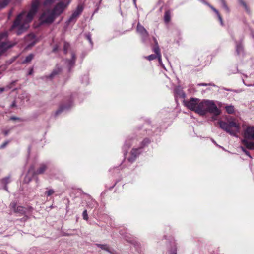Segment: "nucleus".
Instances as JSON below:
<instances>
[{"label":"nucleus","instance_id":"obj_9","mask_svg":"<svg viewBox=\"0 0 254 254\" xmlns=\"http://www.w3.org/2000/svg\"><path fill=\"white\" fill-rule=\"evenodd\" d=\"M72 97L70 98V99L68 101V103L66 105L62 104L59 108L56 111L55 115V116H58L63 112L68 111L71 108L73 105V102L72 100Z\"/></svg>","mask_w":254,"mask_h":254},{"label":"nucleus","instance_id":"obj_64","mask_svg":"<svg viewBox=\"0 0 254 254\" xmlns=\"http://www.w3.org/2000/svg\"><path fill=\"white\" fill-rule=\"evenodd\" d=\"M33 166H31V167H30V169L29 170L28 172L29 173V172H30V170H33Z\"/></svg>","mask_w":254,"mask_h":254},{"label":"nucleus","instance_id":"obj_31","mask_svg":"<svg viewBox=\"0 0 254 254\" xmlns=\"http://www.w3.org/2000/svg\"><path fill=\"white\" fill-rule=\"evenodd\" d=\"M70 48V44L66 41L64 42V52L65 54L67 53L68 50Z\"/></svg>","mask_w":254,"mask_h":254},{"label":"nucleus","instance_id":"obj_27","mask_svg":"<svg viewBox=\"0 0 254 254\" xmlns=\"http://www.w3.org/2000/svg\"><path fill=\"white\" fill-rule=\"evenodd\" d=\"M83 9H84L83 6L82 5L79 4L77 6L76 9L73 12H74L75 13H76L79 16L83 12Z\"/></svg>","mask_w":254,"mask_h":254},{"label":"nucleus","instance_id":"obj_10","mask_svg":"<svg viewBox=\"0 0 254 254\" xmlns=\"http://www.w3.org/2000/svg\"><path fill=\"white\" fill-rule=\"evenodd\" d=\"M76 59V56L74 52L71 53V58L70 59H66L64 60L65 64L68 68V71L70 72L72 68L75 65V63Z\"/></svg>","mask_w":254,"mask_h":254},{"label":"nucleus","instance_id":"obj_45","mask_svg":"<svg viewBox=\"0 0 254 254\" xmlns=\"http://www.w3.org/2000/svg\"><path fill=\"white\" fill-rule=\"evenodd\" d=\"M198 86H208V85H211V86H215V85L214 84H212V83H209V84H206V83H199L198 84Z\"/></svg>","mask_w":254,"mask_h":254},{"label":"nucleus","instance_id":"obj_35","mask_svg":"<svg viewBox=\"0 0 254 254\" xmlns=\"http://www.w3.org/2000/svg\"><path fill=\"white\" fill-rule=\"evenodd\" d=\"M46 189L48 190L45 192V195L47 197L51 196V195L54 194V193L55 192L53 189H49L48 188H46Z\"/></svg>","mask_w":254,"mask_h":254},{"label":"nucleus","instance_id":"obj_29","mask_svg":"<svg viewBox=\"0 0 254 254\" xmlns=\"http://www.w3.org/2000/svg\"><path fill=\"white\" fill-rule=\"evenodd\" d=\"M97 205H98V204L96 202V201L95 200L92 199H91L90 200V201H88L87 202V206L91 208L96 207L97 206Z\"/></svg>","mask_w":254,"mask_h":254},{"label":"nucleus","instance_id":"obj_13","mask_svg":"<svg viewBox=\"0 0 254 254\" xmlns=\"http://www.w3.org/2000/svg\"><path fill=\"white\" fill-rule=\"evenodd\" d=\"M25 40L26 44H27V46L28 47H31L35 44L36 42V38L34 34L31 33L28 34L25 38Z\"/></svg>","mask_w":254,"mask_h":254},{"label":"nucleus","instance_id":"obj_42","mask_svg":"<svg viewBox=\"0 0 254 254\" xmlns=\"http://www.w3.org/2000/svg\"><path fill=\"white\" fill-rule=\"evenodd\" d=\"M59 47H60V46H59V45H58V44L55 45L54 46V47H53V49L52 52H54V53L57 52L59 50Z\"/></svg>","mask_w":254,"mask_h":254},{"label":"nucleus","instance_id":"obj_49","mask_svg":"<svg viewBox=\"0 0 254 254\" xmlns=\"http://www.w3.org/2000/svg\"><path fill=\"white\" fill-rule=\"evenodd\" d=\"M244 153H245V154H246V155H247L248 156H249L250 158H252V156H251V155H250V152H249L248 151H247V150L244 151Z\"/></svg>","mask_w":254,"mask_h":254},{"label":"nucleus","instance_id":"obj_61","mask_svg":"<svg viewBox=\"0 0 254 254\" xmlns=\"http://www.w3.org/2000/svg\"><path fill=\"white\" fill-rule=\"evenodd\" d=\"M4 88H0V92H2L4 91Z\"/></svg>","mask_w":254,"mask_h":254},{"label":"nucleus","instance_id":"obj_24","mask_svg":"<svg viewBox=\"0 0 254 254\" xmlns=\"http://www.w3.org/2000/svg\"><path fill=\"white\" fill-rule=\"evenodd\" d=\"M171 19V13L170 11L167 10L166 11L164 15V22L166 23H168L170 21Z\"/></svg>","mask_w":254,"mask_h":254},{"label":"nucleus","instance_id":"obj_52","mask_svg":"<svg viewBox=\"0 0 254 254\" xmlns=\"http://www.w3.org/2000/svg\"><path fill=\"white\" fill-rule=\"evenodd\" d=\"M217 15L218 17H219V15H220L219 11L215 8L214 9V10H213Z\"/></svg>","mask_w":254,"mask_h":254},{"label":"nucleus","instance_id":"obj_38","mask_svg":"<svg viewBox=\"0 0 254 254\" xmlns=\"http://www.w3.org/2000/svg\"><path fill=\"white\" fill-rule=\"evenodd\" d=\"M21 99L24 100V99H26V101H28L29 100V95L26 93H23L20 97Z\"/></svg>","mask_w":254,"mask_h":254},{"label":"nucleus","instance_id":"obj_28","mask_svg":"<svg viewBox=\"0 0 254 254\" xmlns=\"http://www.w3.org/2000/svg\"><path fill=\"white\" fill-rule=\"evenodd\" d=\"M11 0H0V9L5 8Z\"/></svg>","mask_w":254,"mask_h":254},{"label":"nucleus","instance_id":"obj_43","mask_svg":"<svg viewBox=\"0 0 254 254\" xmlns=\"http://www.w3.org/2000/svg\"><path fill=\"white\" fill-rule=\"evenodd\" d=\"M7 36L6 32H0V40L3 39L4 37Z\"/></svg>","mask_w":254,"mask_h":254},{"label":"nucleus","instance_id":"obj_56","mask_svg":"<svg viewBox=\"0 0 254 254\" xmlns=\"http://www.w3.org/2000/svg\"><path fill=\"white\" fill-rule=\"evenodd\" d=\"M240 148L242 149V150L243 151V152H244V151L245 150H246V149H245V148L244 147V146H241L240 147Z\"/></svg>","mask_w":254,"mask_h":254},{"label":"nucleus","instance_id":"obj_33","mask_svg":"<svg viewBox=\"0 0 254 254\" xmlns=\"http://www.w3.org/2000/svg\"><path fill=\"white\" fill-rule=\"evenodd\" d=\"M240 3L245 8L247 12H250L249 8L245 1L243 0H240Z\"/></svg>","mask_w":254,"mask_h":254},{"label":"nucleus","instance_id":"obj_5","mask_svg":"<svg viewBox=\"0 0 254 254\" xmlns=\"http://www.w3.org/2000/svg\"><path fill=\"white\" fill-rule=\"evenodd\" d=\"M56 17L51 10H48L42 13L39 18L40 22L41 24H50L53 23Z\"/></svg>","mask_w":254,"mask_h":254},{"label":"nucleus","instance_id":"obj_8","mask_svg":"<svg viewBox=\"0 0 254 254\" xmlns=\"http://www.w3.org/2000/svg\"><path fill=\"white\" fill-rule=\"evenodd\" d=\"M153 39L154 42V45L152 48V50L155 54L157 55V58L158 59L159 64L165 69L164 65L161 60V55L158 42L155 37H153Z\"/></svg>","mask_w":254,"mask_h":254},{"label":"nucleus","instance_id":"obj_36","mask_svg":"<svg viewBox=\"0 0 254 254\" xmlns=\"http://www.w3.org/2000/svg\"><path fill=\"white\" fill-rule=\"evenodd\" d=\"M157 54H151L150 55H149L148 56H147L145 57L146 59H147L149 61H151L154 59H155L157 58Z\"/></svg>","mask_w":254,"mask_h":254},{"label":"nucleus","instance_id":"obj_7","mask_svg":"<svg viewBox=\"0 0 254 254\" xmlns=\"http://www.w3.org/2000/svg\"><path fill=\"white\" fill-rule=\"evenodd\" d=\"M137 32L139 34L141 37L142 41L143 43H146L148 38L149 33L146 29L139 23H138L136 27Z\"/></svg>","mask_w":254,"mask_h":254},{"label":"nucleus","instance_id":"obj_21","mask_svg":"<svg viewBox=\"0 0 254 254\" xmlns=\"http://www.w3.org/2000/svg\"><path fill=\"white\" fill-rule=\"evenodd\" d=\"M236 51L238 55L243 54L244 48L241 42H236Z\"/></svg>","mask_w":254,"mask_h":254},{"label":"nucleus","instance_id":"obj_4","mask_svg":"<svg viewBox=\"0 0 254 254\" xmlns=\"http://www.w3.org/2000/svg\"><path fill=\"white\" fill-rule=\"evenodd\" d=\"M184 103L185 106L188 109L200 115L199 110L201 109L202 101H200V100L198 98H191L189 100L184 101Z\"/></svg>","mask_w":254,"mask_h":254},{"label":"nucleus","instance_id":"obj_41","mask_svg":"<svg viewBox=\"0 0 254 254\" xmlns=\"http://www.w3.org/2000/svg\"><path fill=\"white\" fill-rule=\"evenodd\" d=\"M86 37L87 39V40L89 41V42H90V43L92 45L93 44V42H92V39H91V35L88 33L86 35Z\"/></svg>","mask_w":254,"mask_h":254},{"label":"nucleus","instance_id":"obj_23","mask_svg":"<svg viewBox=\"0 0 254 254\" xmlns=\"http://www.w3.org/2000/svg\"><path fill=\"white\" fill-rule=\"evenodd\" d=\"M78 17L79 16L74 12H73L71 15L70 16V17L68 18L67 20V23L68 24L73 22L75 23Z\"/></svg>","mask_w":254,"mask_h":254},{"label":"nucleus","instance_id":"obj_60","mask_svg":"<svg viewBox=\"0 0 254 254\" xmlns=\"http://www.w3.org/2000/svg\"><path fill=\"white\" fill-rule=\"evenodd\" d=\"M212 141L213 142V143H214L215 144H216L217 146H219V147H221V146H219L218 144H216V142H215L214 140L212 139Z\"/></svg>","mask_w":254,"mask_h":254},{"label":"nucleus","instance_id":"obj_3","mask_svg":"<svg viewBox=\"0 0 254 254\" xmlns=\"http://www.w3.org/2000/svg\"><path fill=\"white\" fill-rule=\"evenodd\" d=\"M201 106V109L199 110L200 115L204 116L209 113L213 116H218L221 113V110L212 100H203Z\"/></svg>","mask_w":254,"mask_h":254},{"label":"nucleus","instance_id":"obj_11","mask_svg":"<svg viewBox=\"0 0 254 254\" xmlns=\"http://www.w3.org/2000/svg\"><path fill=\"white\" fill-rule=\"evenodd\" d=\"M142 152L141 148H132L130 152V155L128 158V161L131 163L133 162Z\"/></svg>","mask_w":254,"mask_h":254},{"label":"nucleus","instance_id":"obj_53","mask_svg":"<svg viewBox=\"0 0 254 254\" xmlns=\"http://www.w3.org/2000/svg\"><path fill=\"white\" fill-rule=\"evenodd\" d=\"M217 15L218 17H219V15H220L219 11L215 8L214 9V10H213Z\"/></svg>","mask_w":254,"mask_h":254},{"label":"nucleus","instance_id":"obj_63","mask_svg":"<svg viewBox=\"0 0 254 254\" xmlns=\"http://www.w3.org/2000/svg\"><path fill=\"white\" fill-rule=\"evenodd\" d=\"M8 131H5L4 132L5 135H7L8 134Z\"/></svg>","mask_w":254,"mask_h":254},{"label":"nucleus","instance_id":"obj_58","mask_svg":"<svg viewBox=\"0 0 254 254\" xmlns=\"http://www.w3.org/2000/svg\"><path fill=\"white\" fill-rule=\"evenodd\" d=\"M4 189L6 191H8V187H7V185H4Z\"/></svg>","mask_w":254,"mask_h":254},{"label":"nucleus","instance_id":"obj_57","mask_svg":"<svg viewBox=\"0 0 254 254\" xmlns=\"http://www.w3.org/2000/svg\"><path fill=\"white\" fill-rule=\"evenodd\" d=\"M240 148L242 149V150L243 151V152H244V151L245 150H246V149H245V148L244 147V146H241L240 147Z\"/></svg>","mask_w":254,"mask_h":254},{"label":"nucleus","instance_id":"obj_6","mask_svg":"<svg viewBox=\"0 0 254 254\" xmlns=\"http://www.w3.org/2000/svg\"><path fill=\"white\" fill-rule=\"evenodd\" d=\"M70 3V1H68L67 2L60 1L55 5L51 11L56 18L60 16L65 10Z\"/></svg>","mask_w":254,"mask_h":254},{"label":"nucleus","instance_id":"obj_37","mask_svg":"<svg viewBox=\"0 0 254 254\" xmlns=\"http://www.w3.org/2000/svg\"><path fill=\"white\" fill-rule=\"evenodd\" d=\"M81 82H82V83H84V84H88V82H89V79H88V76H87V75H84V76L82 78Z\"/></svg>","mask_w":254,"mask_h":254},{"label":"nucleus","instance_id":"obj_1","mask_svg":"<svg viewBox=\"0 0 254 254\" xmlns=\"http://www.w3.org/2000/svg\"><path fill=\"white\" fill-rule=\"evenodd\" d=\"M39 4V0H33L29 12L22 11L19 13L13 21L10 30H14L17 35L26 31L29 27V23L37 12Z\"/></svg>","mask_w":254,"mask_h":254},{"label":"nucleus","instance_id":"obj_51","mask_svg":"<svg viewBox=\"0 0 254 254\" xmlns=\"http://www.w3.org/2000/svg\"><path fill=\"white\" fill-rule=\"evenodd\" d=\"M217 15L218 17H219V15H220L219 11L215 8L214 9V10H213Z\"/></svg>","mask_w":254,"mask_h":254},{"label":"nucleus","instance_id":"obj_26","mask_svg":"<svg viewBox=\"0 0 254 254\" xmlns=\"http://www.w3.org/2000/svg\"><path fill=\"white\" fill-rule=\"evenodd\" d=\"M34 58V55L33 54H30L26 57L25 60L22 62V64H25L30 62Z\"/></svg>","mask_w":254,"mask_h":254},{"label":"nucleus","instance_id":"obj_12","mask_svg":"<svg viewBox=\"0 0 254 254\" xmlns=\"http://www.w3.org/2000/svg\"><path fill=\"white\" fill-rule=\"evenodd\" d=\"M10 208L12 209L15 213L23 215L25 213V209L21 206H17V203L15 201H12L10 204Z\"/></svg>","mask_w":254,"mask_h":254},{"label":"nucleus","instance_id":"obj_39","mask_svg":"<svg viewBox=\"0 0 254 254\" xmlns=\"http://www.w3.org/2000/svg\"><path fill=\"white\" fill-rule=\"evenodd\" d=\"M125 238H126V239L127 241L131 243H132L135 246H138L139 245L138 244V243L136 242H135L134 240H131L130 238H128L127 237V236H125Z\"/></svg>","mask_w":254,"mask_h":254},{"label":"nucleus","instance_id":"obj_34","mask_svg":"<svg viewBox=\"0 0 254 254\" xmlns=\"http://www.w3.org/2000/svg\"><path fill=\"white\" fill-rule=\"evenodd\" d=\"M10 182V177L7 176L4 178H3L1 180V183L4 185H7Z\"/></svg>","mask_w":254,"mask_h":254},{"label":"nucleus","instance_id":"obj_40","mask_svg":"<svg viewBox=\"0 0 254 254\" xmlns=\"http://www.w3.org/2000/svg\"><path fill=\"white\" fill-rule=\"evenodd\" d=\"M82 216H83V218L84 220H88V216L87 211L86 210H85L83 211V213H82Z\"/></svg>","mask_w":254,"mask_h":254},{"label":"nucleus","instance_id":"obj_55","mask_svg":"<svg viewBox=\"0 0 254 254\" xmlns=\"http://www.w3.org/2000/svg\"><path fill=\"white\" fill-rule=\"evenodd\" d=\"M15 106H16V102H15V101H13V102H12V103L11 104V107H15Z\"/></svg>","mask_w":254,"mask_h":254},{"label":"nucleus","instance_id":"obj_14","mask_svg":"<svg viewBox=\"0 0 254 254\" xmlns=\"http://www.w3.org/2000/svg\"><path fill=\"white\" fill-rule=\"evenodd\" d=\"M244 137L246 139L254 140V126L247 127L244 132Z\"/></svg>","mask_w":254,"mask_h":254},{"label":"nucleus","instance_id":"obj_22","mask_svg":"<svg viewBox=\"0 0 254 254\" xmlns=\"http://www.w3.org/2000/svg\"><path fill=\"white\" fill-rule=\"evenodd\" d=\"M62 69L61 68L57 67L49 76H47V78L52 79L60 73Z\"/></svg>","mask_w":254,"mask_h":254},{"label":"nucleus","instance_id":"obj_46","mask_svg":"<svg viewBox=\"0 0 254 254\" xmlns=\"http://www.w3.org/2000/svg\"><path fill=\"white\" fill-rule=\"evenodd\" d=\"M8 143V142H7V141L4 142L2 144H1L0 146V149H1L4 148L6 147V146L7 145Z\"/></svg>","mask_w":254,"mask_h":254},{"label":"nucleus","instance_id":"obj_15","mask_svg":"<svg viewBox=\"0 0 254 254\" xmlns=\"http://www.w3.org/2000/svg\"><path fill=\"white\" fill-rule=\"evenodd\" d=\"M132 139L130 138H127V140H126L123 147V150L124 152V156H126L127 153V151L128 149L130 147V146L132 145Z\"/></svg>","mask_w":254,"mask_h":254},{"label":"nucleus","instance_id":"obj_17","mask_svg":"<svg viewBox=\"0 0 254 254\" xmlns=\"http://www.w3.org/2000/svg\"><path fill=\"white\" fill-rule=\"evenodd\" d=\"M48 168V166L45 164H41L36 171H34L33 175L42 174Z\"/></svg>","mask_w":254,"mask_h":254},{"label":"nucleus","instance_id":"obj_47","mask_svg":"<svg viewBox=\"0 0 254 254\" xmlns=\"http://www.w3.org/2000/svg\"><path fill=\"white\" fill-rule=\"evenodd\" d=\"M10 119L12 120H18L19 121H22V120L20 118L14 116L11 117L10 118Z\"/></svg>","mask_w":254,"mask_h":254},{"label":"nucleus","instance_id":"obj_59","mask_svg":"<svg viewBox=\"0 0 254 254\" xmlns=\"http://www.w3.org/2000/svg\"><path fill=\"white\" fill-rule=\"evenodd\" d=\"M48 3H51L54 0H45Z\"/></svg>","mask_w":254,"mask_h":254},{"label":"nucleus","instance_id":"obj_48","mask_svg":"<svg viewBox=\"0 0 254 254\" xmlns=\"http://www.w3.org/2000/svg\"><path fill=\"white\" fill-rule=\"evenodd\" d=\"M218 18V19L220 22V24L222 26H223L224 24H223V19H222V18L221 17V15H219V17Z\"/></svg>","mask_w":254,"mask_h":254},{"label":"nucleus","instance_id":"obj_54","mask_svg":"<svg viewBox=\"0 0 254 254\" xmlns=\"http://www.w3.org/2000/svg\"><path fill=\"white\" fill-rule=\"evenodd\" d=\"M33 69H32V68H31V69L29 70V72H28V75H31V74H32V73H33Z\"/></svg>","mask_w":254,"mask_h":254},{"label":"nucleus","instance_id":"obj_30","mask_svg":"<svg viewBox=\"0 0 254 254\" xmlns=\"http://www.w3.org/2000/svg\"><path fill=\"white\" fill-rule=\"evenodd\" d=\"M150 143V141L148 138H145L141 143L140 146L139 148H141V150L143 148L147 146Z\"/></svg>","mask_w":254,"mask_h":254},{"label":"nucleus","instance_id":"obj_19","mask_svg":"<svg viewBox=\"0 0 254 254\" xmlns=\"http://www.w3.org/2000/svg\"><path fill=\"white\" fill-rule=\"evenodd\" d=\"M11 45L7 42L0 43V55L5 52Z\"/></svg>","mask_w":254,"mask_h":254},{"label":"nucleus","instance_id":"obj_50","mask_svg":"<svg viewBox=\"0 0 254 254\" xmlns=\"http://www.w3.org/2000/svg\"><path fill=\"white\" fill-rule=\"evenodd\" d=\"M217 15L218 17H219V15H220L219 11L215 8L214 9V10H213Z\"/></svg>","mask_w":254,"mask_h":254},{"label":"nucleus","instance_id":"obj_16","mask_svg":"<svg viewBox=\"0 0 254 254\" xmlns=\"http://www.w3.org/2000/svg\"><path fill=\"white\" fill-rule=\"evenodd\" d=\"M174 94L176 97H179L181 98H185L186 96L185 93L179 87H177L174 89Z\"/></svg>","mask_w":254,"mask_h":254},{"label":"nucleus","instance_id":"obj_20","mask_svg":"<svg viewBox=\"0 0 254 254\" xmlns=\"http://www.w3.org/2000/svg\"><path fill=\"white\" fill-rule=\"evenodd\" d=\"M95 245L101 249L105 250L111 254H114V251L113 249H111L107 244H95Z\"/></svg>","mask_w":254,"mask_h":254},{"label":"nucleus","instance_id":"obj_44","mask_svg":"<svg viewBox=\"0 0 254 254\" xmlns=\"http://www.w3.org/2000/svg\"><path fill=\"white\" fill-rule=\"evenodd\" d=\"M171 254H177V248L175 246L174 247H173L171 251Z\"/></svg>","mask_w":254,"mask_h":254},{"label":"nucleus","instance_id":"obj_18","mask_svg":"<svg viewBox=\"0 0 254 254\" xmlns=\"http://www.w3.org/2000/svg\"><path fill=\"white\" fill-rule=\"evenodd\" d=\"M242 143L247 149L254 150V142L248 141L246 138L242 140Z\"/></svg>","mask_w":254,"mask_h":254},{"label":"nucleus","instance_id":"obj_2","mask_svg":"<svg viewBox=\"0 0 254 254\" xmlns=\"http://www.w3.org/2000/svg\"><path fill=\"white\" fill-rule=\"evenodd\" d=\"M218 123L221 129L231 136L237 137V134L240 131V126L234 120H229L227 122L220 121Z\"/></svg>","mask_w":254,"mask_h":254},{"label":"nucleus","instance_id":"obj_32","mask_svg":"<svg viewBox=\"0 0 254 254\" xmlns=\"http://www.w3.org/2000/svg\"><path fill=\"white\" fill-rule=\"evenodd\" d=\"M219 0L221 2L222 7L226 10V11L227 13H228L229 12V9L226 4L225 0Z\"/></svg>","mask_w":254,"mask_h":254},{"label":"nucleus","instance_id":"obj_25","mask_svg":"<svg viewBox=\"0 0 254 254\" xmlns=\"http://www.w3.org/2000/svg\"><path fill=\"white\" fill-rule=\"evenodd\" d=\"M225 109L227 113L229 114H232L235 113V110L234 106L232 105H227L225 107Z\"/></svg>","mask_w":254,"mask_h":254},{"label":"nucleus","instance_id":"obj_62","mask_svg":"<svg viewBox=\"0 0 254 254\" xmlns=\"http://www.w3.org/2000/svg\"><path fill=\"white\" fill-rule=\"evenodd\" d=\"M133 1L134 4L135 5V6H136V0H133Z\"/></svg>","mask_w":254,"mask_h":254}]
</instances>
